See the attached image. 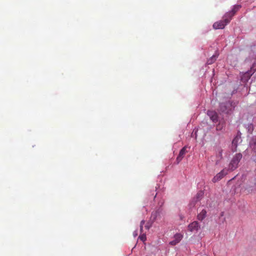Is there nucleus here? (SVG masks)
Instances as JSON below:
<instances>
[{
  "instance_id": "f257e3e1",
  "label": "nucleus",
  "mask_w": 256,
  "mask_h": 256,
  "mask_svg": "<svg viewBox=\"0 0 256 256\" xmlns=\"http://www.w3.org/2000/svg\"><path fill=\"white\" fill-rule=\"evenodd\" d=\"M242 157V154L238 153L235 154L232 158L229 164L228 170L230 171H233L238 168V164L240 162Z\"/></svg>"
},
{
  "instance_id": "f03ea898",
  "label": "nucleus",
  "mask_w": 256,
  "mask_h": 256,
  "mask_svg": "<svg viewBox=\"0 0 256 256\" xmlns=\"http://www.w3.org/2000/svg\"><path fill=\"white\" fill-rule=\"evenodd\" d=\"M234 104L230 101L222 102L220 104V110L222 112L228 114L234 108Z\"/></svg>"
},
{
  "instance_id": "7ed1b4c3",
  "label": "nucleus",
  "mask_w": 256,
  "mask_h": 256,
  "mask_svg": "<svg viewBox=\"0 0 256 256\" xmlns=\"http://www.w3.org/2000/svg\"><path fill=\"white\" fill-rule=\"evenodd\" d=\"M223 18V20L216 22L214 24L213 28L214 29H222L230 21V19L228 16H226V14L224 16Z\"/></svg>"
},
{
  "instance_id": "20e7f679",
  "label": "nucleus",
  "mask_w": 256,
  "mask_h": 256,
  "mask_svg": "<svg viewBox=\"0 0 256 256\" xmlns=\"http://www.w3.org/2000/svg\"><path fill=\"white\" fill-rule=\"evenodd\" d=\"M228 170H229L228 169H223L213 178L212 180V182L215 183L220 180L224 176L226 175L228 173Z\"/></svg>"
},
{
  "instance_id": "39448f33",
  "label": "nucleus",
  "mask_w": 256,
  "mask_h": 256,
  "mask_svg": "<svg viewBox=\"0 0 256 256\" xmlns=\"http://www.w3.org/2000/svg\"><path fill=\"white\" fill-rule=\"evenodd\" d=\"M242 142L241 138L240 136L237 135L233 139L232 141V150L233 152H236L237 150V146L238 144Z\"/></svg>"
},
{
  "instance_id": "423d86ee",
  "label": "nucleus",
  "mask_w": 256,
  "mask_h": 256,
  "mask_svg": "<svg viewBox=\"0 0 256 256\" xmlns=\"http://www.w3.org/2000/svg\"><path fill=\"white\" fill-rule=\"evenodd\" d=\"M187 148H188L187 146H184L180 150L179 154L176 159L177 164H178L182 160L186 153L188 152V151L186 150Z\"/></svg>"
},
{
  "instance_id": "0eeeda50",
  "label": "nucleus",
  "mask_w": 256,
  "mask_h": 256,
  "mask_svg": "<svg viewBox=\"0 0 256 256\" xmlns=\"http://www.w3.org/2000/svg\"><path fill=\"white\" fill-rule=\"evenodd\" d=\"M241 6L240 5L234 6L232 11L229 12H227L225 14L226 16H228L231 20L232 18L235 14L236 12H238Z\"/></svg>"
},
{
  "instance_id": "6e6552de",
  "label": "nucleus",
  "mask_w": 256,
  "mask_h": 256,
  "mask_svg": "<svg viewBox=\"0 0 256 256\" xmlns=\"http://www.w3.org/2000/svg\"><path fill=\"white\" fill-rule=\"evenodd\" d=\"M208 116L210 118V120L214 122H216L218 120V115L217 113L213 110H208L207 112Z\"/></svg>"
},
{
  "instance_id": "1a4fd4ad",
  "label": "nucleus",
  "mask_w": 256,
  "mask_h": 256,
  "mask_svg": "<svg viewBox=\"0 0 256 256\" xmlns=\"http://www.w3.org/2000/svg\"><path fill=\"white\" fill-rule=\"evenodd\" d=\"M183 236L180 234H176L174 236V240L170 242V244L175 246L178 244L182 240Z\"/></svg>"
},
{
  "instance_id": "9d476101",
  "label": "nucleus",
  "mask_w": 256,
  "mask_h": 256,
  "mask_svg": "<svg viewBox=\"0 0 256 256\" xmlns=\"http://www.w3.org/2000/svg\"><path fill=\"white\" fill-rule=\"evenodd\" d=\"M200 228L199 223L196 221L193 222L188 226V229L190 232L197 231Z\"/></svg>"
},
{
  "instance_id": "9b49d317",
  "label": "nucleus",
  "mask_w": 256,
  "mask_h": 256,
  "mask_svg": "<svg viewBox=\"0 0 256 256\" xmlns=\"http://www.w3.org/2000/svg\"><path fill=\"white\" fill-rule=\"evenodd\" d=\"M253 154L256 156V136L252 137L250 143Z\"/></svg>"
},
{
  "instance_id": "f8f14e48",
  "label": "nucleus",
  "mask_w": 256,
  "mask_h": 256,
  "mask_svg": "<svg viewBox=\"0 0 256 256\" xmlns=\"http://www.w3.org/2000/svg\"><path fill=\"white\" fill-rule=\"evenodd\" d=\"M252 75V73L251 71H248L242 74L241 77V80L244 82H246L248 81V80L250 78V76Z\"/></svg>"
},
{
  "instance_id": "ddd939ff",
  "label": "nucleus",
  "mask_w": 256,
  "mask_h": 256,
  "mask_svg": "<svg viewBox=\"0 0 256 256\" xmlns=\"http://www.w3.org/2000/svg\"><path fill=\"white\" fill-rule=\"evenodd\" d=\"M206 211L205 210H202L198 215V219L199 220L202 221L206 217Z\"/></svg>"
},
{
  "instance_id": "4468645a",
  "label": "nucleus",
  "mask_w": 256,
  "mask_h": 256,
  "mask_svg": "<svg viewBox=\"0 0 256 256\" xmlns=\"http://www.w3.org/2000/svg\"><path fill=\"white\" fill-rule=\"evenodd\" d=\"M202 196H203V192H198L196 194V198H194V204H192V203H191V204H193V206H194L195 203L196 202L200 200L202 198Z\"/></svg>"
},
{
  "instance_id": "2eb2a0df",
  "label": "nucleus",
  "mask_w": 256,
  "mask_h": 256,
  "mask_svg": "<svg viewBox=\"0 0 256 256\" xmlns=\"http://www.w3.org/2000/svg\"><path fill=\"white\" fill-rule=\"evenodd\" d=\"M218 56V54H214L211 56L207 61L208 64H213L216 60Z\"/></svg>"
},
{
  "instance_id": "dca6fc26",
  "label": "nucleus",
  "mask_w": 256,
  "mask_h": 256,
  "mask_svg": "<svg viewBox=\"0 0 256 256\" xmlns=\"http://www.w3.org/2000/svg\"><path fill=\"white\" fill-rule=\"evenodd\" d=\"M222 150L220 148H218V154H217V157L219 159H222Z\"/></svg>"
},
{
  "instance_id": "f3484780",
  "label": "nucleus",
  "mask_w": 256,
  "mask_h": 256,
  "mask_svg": "<svg viewBox=\"0 0 256 256\" xmlns=\"http://www.w3.org/2000/svg\"><path fill=\"white\" fill-rule=\"evenodd\" d=\"M224 127V124H218L216 127V130L218 131L222 130Z\"/></svg>"
},
{
  "instance_id": "a211bd4d",
  "label": "nucleus",
  "mask_w": 256,
  "mask_h": 256,
  "mask_svg": "<svg viewBox=\"0 0 256 256\" xmlns=\"http://www.w3.org/2000/svg\"><path fill=\"white\" fill-rule=\"evenodd\" d=\"M248 132L250 134H252L253 130H254V126L252 124H250L248 125Z\"/></svg>"
},
{
  "instance_id": "6ab92c4d",
  "label": "nucleus",
  "mask_w": 256,
  "mask_h": 256,
  "mask_svg": "<svg viewBox=\"0 0 256 256\" xmlns=\"http://www.w3.org/2000/svg\"><path fill=\"white\" fill-rule=\"evenodd\" d=\"M140 238L141 240L144 242L146 240V236L144 234H142L140 236Z\"/></svg>"
},
{
  "instance_id": "aec40b11",
  "label": "nucleus",
  "mask_w": 256,
  "mask_h": 256,
  "mask_svg": "<svg viewBox=\"0 0 256 256\" xmlns=\"http://www.w3.org/2000/svg\"><path fill=\"white\" fill-rule=\"evenodd\" d=\"M144 223H145V221L144 220H142L140 222V230L141 232H142L143 225L144 224Z\"/></svg>"
},
{
  "instance_id": "412c9836",
  "label": "nucleus",
  "mask_w": 256,
  "mask_h": 256,
  "mask_svg": "<svg viewBox=\"0 0 256 256\" xmlns=\"http://www.w3.org/2000/svg\"><path fill=\"white\" fill-rule=\"evenodd\" d=\"M152 224H149L148 223L146 224L145 226V228L146 230H149L150 228L151 227Z\"/></svg>"
},
{
  "instance_id": "4be33fe9",
  "label": "nucleus",
  "mask_w": 256,
  "mask_h": 256,
  "mask_svg": "<svg viewBox=\"0 0 256 256\" xmlns=\"http://www.w3.org/2000/svg\"><path fill=\"white\" fill-rule=\"evenodd\" d=\"M251 190H256V186H255L254 188L252 187L251 189H250Z\"/></svg>"
},
{
  "instance_id": "5701e85b",
  "label": "nucleus",
  "mask_w": 256,
  "mask_h": 256,
  "mask_svg": "<svg viewBox=\"0 0 256 256\" xmlns=\"http://www.w3.org/2000/svg\"><path fill=\"white\" fill-rule=\"evenodd\" d=\"M156 214H155L154 219H156Z\"/></svg>"
}]
</instances>
